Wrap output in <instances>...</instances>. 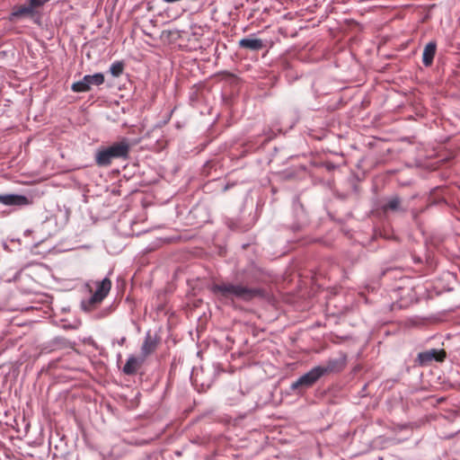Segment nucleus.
<instances>
[{
  "instance_id": "obj_15",
  "label": "nucleus",
  "mask_w": 460,
  "mask_h": 460,
  "mask_svg": "<svg viewBox=\"0 0 460 460\" xmlns=\"http://www.w3.org/2000/svg\"><path fill=\"white\" fill-rule=\"evenodd\" d=\"M123 70L124 65L122 62L119 61L112 63L110 67L111 74L115 77L119 76L123 73Z\"/></svg>"
},
{
  "instance_id": "obj_8",
  "label": "nucleus",
  "mask_w": 460,
  "mask_h": 460,
  "mask_svg": "<svg viewBox=\"0 0 460 460\" xmlns=\"http://www.w3.org/2000/svg\"><path fill=\"white\" fill-rule=\"evenodd\" d=\"M384 213H405L407 208L403 206L402 199L398 195H393L385 199L381 207Z\"/></svg>"
},
{
  "instance_id": "obj_14",
  "label": "nucleus",
  "mask_w": 460,
  "mask_h": 460,
  "mask_svg": "<svg viewBox=\"0 0 460 460\" xmlns=\"http://www.w3.org/2000/svg\"><path fill=\"white\" fill-rule=\"evenodd\" d=\"M34 9L35 8L31 5V3L27 0L24 4L15 7L12 15L13 17L32 16L35 13Z\"/></svg>"
},
{
  "instance_id": "obj_9",
  "label": "nucleus",
  "mask_w": 460,
  "mask_h": 460,
  "mask_svg": "<svg viewBox=\"0 0 460 460\" xmlns=\"http://www.w3.org/2000/svg\"><path fill=\"white\" fill-rule=\"evenodd\" d=\"M446 358V352L444 350H438L436 349H432L429 350H426L423 352H420L417 357V360L420 365H427L431 361H443Z\"/></svg>"
},
{
  "instance_id": "obj_2",
  "label": "nucleus",
  "mask_w": 460,
  "mask_h": 460,
  "mask_svg": "<svg viewBox=\"0 0 460 460\" xmlns=\"http://www.w3.org/2000/svg\"><path fill=\"white\" fill-rule=\"evenodd\" d=\"M131 145L123 137L111 145L99 148L95 153V163L100 167H108L114 159L127 160L129 157Z\"/></svg>"
},
{
  "instance_id": "obj_10",
  "label": "nucleus",
  "mask_w": 460,
  "mask_h": 460,
  "mask_svg": "<svg viewBox=\"0 0 460 460\" xmlns=\"http://www.w3.org/2000/svg\"><path fill=\"white\" fill-rule=\"evenodd\" d=\"M159 343V338L156 334L152 335L151 332L148 331L146 333L144 342L140 349L141 357L146 358L147 356L152 354L157 348Z\"/></svg>"
},
{
  "instance_id": "obj_12",
  "label": "nucleus",
  "mask_w": 460,
  "mask_h": 460,
  "mask_svg": "<svg viewBox=\"0 0 460 460\" xmlns=\"http://www.w3.org/2000/svg\"><path fill=\"white\" fill-rule=\"evenodd\" d=\"M144 360L145 358H143V357L139 358L135 356H129L122 368L123 373L128 376L135 375L143 364Z\"/></svg>"
},
{
  "instance_id": "obj_16",
  "label": "nucleus",
  "mask_w": 460,
  "mask_h": 460,
  "mask_svg": "<svg viewBox=\"0 0 460 460\" xmlns=\"http://www.w3.org/2000/svg\"><path fill=\"white\" fill-rule=\"evenodd\" d=\"M125 342H126V337H125V336L121 337L119 340H116V341H115V340H113V341H112V344H113V345H114L115 343H117V344H118V345H119V346H123V345L125 344Z\"/></svg>"
},
{
  "instance_id": "obj_11",
  "label": "nucleus",
  "mask_w": 460,
  "mask_h": 460,
  "mask_svg": "<svg viewBox=\"0 0 460 460\" xmlns=\"http://www.w3.org/2000/svg\"><path fill=\"white\" fill-rule=\"evenodd\" d=\"M238 46L240 49H248L251 51H260L265 48V43L262 40L255 38L254 34L239 40Z\"/></svg>"
},
{
  "instance_id": "obj_13",
  "label": "nucleus",
  "mask_w": 460,
  "mask_h": 460,
  "mask_svg": "<svg viewBox=\"0 0 460 460\" xmlns=\"http://www.w3.org/2000/svg\"><path fill=\"white\" fill-rule=\"evenodd\" d=\"M437 50L435 41H429L424 48L422 53V63L425 66H429L433 63V59Z\"/></svg>"
},
{
  "instance_id": "obj_4",
  "label": "nucleus",
  "mask_w": 460,
  "mask_h": 460,
  "mask_svg": "<svg viewBox=\"0 0 460 460\" xmlns=\"http://www.w3.org/2000/svg\"><path fill=\"white\" fill-rule=\"evenodd\" d=\"M323 376L320 367L316 366L292 383L290 389L297 392V394H302L303 391L312 387Z\"/></svg>"
},
{
  "instance_id": "obj_7",
  "label": "nucleus",
  "mask_w": 460,
  "mask_h": 460,
  "mask_svg": "<svg viewBox=\"0 0 460 460\" xmlns=\"http://www.w3.org/2000/svg\"><path fill=\"white\" fill-rule=\"evenodd\" d=\"M0 203L4 206L22 208L31 204V200L22 194H0Z\"/></svg>"
},
{
  "instance_id": "obj_3",
  "label": "nucleus",
  "mask_w": 460,
  "mask_h": 460,
  "mask_svg": "<svg viewBox=\"0 0 460 460\" xmlns=\"http://www.w3.org/2000/svg\"><path fill=\"white\" fill-rule=\"evenodd\" d=\"M93 285L94 287L93 294L81 302V308L84 312H91L95 309L108 296L111 288V281L108 277L102 280L93 281Z\"/></svg>"
},
{
  "instance_id": "obj_6",
  "label": "nucleus",
  "mask_w": 460,
  "mask_h": 460,
  "mask_svg": "<svg viewBox=\"0 0 460 460\" xmlns=\"http://www.w3.org/2000/svg\"><path fill=\"white\" fill-rule=\"evenodd\" d=\"M347 364V356L344 353H341L338 358H330L327 360L324 366H319L323 376L331 373H339L342 371Z\"/></svg>"
},
{
  "instance_id": "obj_1",
  "label": "nucleus",
  "mask_w": 460,
  "mask_h": 460,
  "mask_svg": "<svg viewBox=\"0 0 460 460\" xmlns=\"http://www.w3.org/2000/svg\"><path fill=\"white\" fill-rule=\"evenodd\" d=\"M214 295L222 299H240L243 301H250L257 296H263V290L261 288H248L241 284H234L231 282H223L214 284L211 287Z\"/></svg>"
},
{
  "instance_id": "obj_5",
  "label": "nucleus",
  "mask_w": 460,
  "mask_h": 460,
  "mask_svg": "<svg viewBox=\"0 0 460 460\" xmlns=\"http://www.w3.org/2000/svg\"><path fill=\"white\" fill-rule=\"evenodd\" d=\"M104 83V75L102 73L94 75H86L82 80L74 83L71 90L74 93H85L91 90L92 85L99 86Z\"/></svg>"
}]
</instances>
